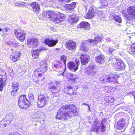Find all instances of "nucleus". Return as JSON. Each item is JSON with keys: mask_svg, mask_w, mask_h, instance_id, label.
Segmentation results:
<instances>
[{"mask_svg": "<svg viewBox=\"0 0 135 135\" xmlns=\"http://www.w3.org/2000/svg\"><path fill=\"white\" fill-rule=\"evenodd\" d=\"M115 61L112 63L115 69L117 71H121L125 69V66L124 62L121 60H115Z\"/></svg>", "mask_w": 135, "mask_h": 135, "instance_id": "ddd939ff", "label": "nucleus"}, {"mask_svg": "<svg viewBox=\"0 0 135 135\" xmlns=\"http://www.w3.org/2000/svg\"><path fill=\"white\" fill-rule=\"evenodd\" d=\"M59 2L63 3H67L69 2L70 0H58Z\"/></svg>", "mask_w": 135, "mask_h": 135, "instance_id": "de8ad7c7", "label": "nucleus"}, {"mask_svg": "<svg viewBox=\"0 0 135 135\" xmlns=\"http://www.w3.org/2000/svg\"><path fill=\"white\" fill-rule=\"evenodd\" d=\"M30 6L32 7V11L34 12L37 13L40 10L39 5L36 2H31L30 4Z\"/></svg>", "mask_w": 135, "mask_h": 135, "instance_id": "b1692460", "label": "nucleus"}, {"mask_svg": "<svg viewBox=\"0 0 135 135\" xmlns=\"http://www.w3.org/2000/svg\"><path fill=\"white\" fill-rule=\"evenodd\" d=\"M119 76L118 73H111L107 76L106 78L109 82L115 83L117 81V79Z\"/></svg>", "mask_w": 135, "mask_h": 135, "instance_id": "f3484780", "label": "nucleus"}, {"mask_svg": "<svg viewBox=\"0 0 135 135\" xmlns=\"http://www.w3.org/2000/svg\"><path fill=\"white\" fill-rule=\"evenodd\" d=\"M7 116L4 119L1 121V125L3 126L4 127H6L7 125H9L11 123L13 119V117L10 116Z\"/></svg>", "mask_w": 135, "mask_h": 135, "instance_id": "412c9836", "label": "nucleus"}, {"mask_svg": "<svg viewBox=\"0 0 135 135\" xmlns=\"http://www.w3.org/2000/svg\"><path fill=\"white\" fill-rule=\"evenodd\" d=\"M83 105H87V106H88L89 105L88 104H86V103H83Z\"/></svg>", "mask_w": 135, "mask_h": 135, "instance_id": "864d4df0", "label": "nucleus"}, {"mask_svg": "<svg viewBox=\"0 0 135 135\" xmlns=\"http://www.w3.org/2000/svg\"><path fill=\"white\" fill-rule=\"evenodd\" d=\"M79 26L80 27L86 29L89 27L90 24L87 22L83 21L80 23Z\"/></svg>", "mask_w": 135, "mask_h": 135, "instance_id": "2f4dec72", "label": "nucleus"}, {"mask_svg": "<svg viewBox=\"0 0 135 135\" xmlns=\"http://www.w3.org/2000/svg\"><path fill=\"white\" fill-rule=\"evenodd\" d=\"M97 52L98 53V52H100V51L99 50L97 51Z\"/></svg>", "mask_w": 135, "mask_h": 135, "instance_id": "bf43d9fd", "label": "nucleus"}, {"mask_svg": "<svg viewBox=\"0 0 135 135\" xmlns=\"http://www.w3.org/2000/svg\"><path fill=\"white\" fill-rule=\"evenodd\" d=\"M128 52L132 55H135V43H132L129 46Z\"/></svg>", "mask_w": 135, "mask_h": 135, "instance_id": "473e14b6", "label": "nucleus"}, {"mask_svg": "<svg viewBox=\"0 0 135 135\" xmlns=\"http://www.w3.org/2000/svg\"><path fill=\"white\" fill-rule=\"evenodd\" d=\"M17 91L14 90H12V91L11 92V95L13 97H15L16 96L17 94Z\"/></svg>", "mask_w": 135, "mask_h": 135, "instance_id": "c03bdc74", "label": "nucleus"}, {"mask_svg": "<svg viewBox=\"0 0 135 135\" xmlns=\"http://www.w3.org/2000/svg\"><path fill=\"white\" fill-rule=\"evenodd\" d=\"M2 31V29L1 28H0V31Z\"/></svg>", "mask_w": 135, "mask_h": 135, "instance_id": "13d9d810", "label": "nucleus"}, {"mask_svg": "<svg viewBox=\"0 0 135 135\" xmlns=\"http://www.w3.org/2000/svg\"><path fill=\"white\" fill-rule=\"evenodd\" d=\"M104 100L105 101L104 104L107 107L113 104L114 99L112 97L106 96L104 98Z\"/></svg>", "mask_w": 135, "mask_h": 135, "instance_id": "4be33fe9", "label": "nucleus"}, {"mask_svg": "<svg viewBox=\"0 0 135 135\" xmlns=\"http://www.w3.org/2000/svg\"><path fill=\"white\" fill-rule=\"evenodd\" d=\"M39 52L35 49L32 50L31 51V54L33 59H36L38 58L39 56Z\"/></svg>", "mask_w": 135, "mask_h": 135, "instance_id": "72a5a7b5", "label": "nucleus"}, {"mask_svg": "<svg viewBox=\"0 0 135 135\" xmlns=\"http://www.w3.org/2000/svg\"><path fill=\"white\" fill-rule=\"evenodd\" d=\"M78 114L77 110L75 105H66L62 106L59 109L56 118L59 120H66L68 118L76 116Z\"/></svg>", "mask_w": 135, "mask_h": 135, "instance_id": "f03ea898", "label": "nucleus"}, {"mask_svg": "<svg viewBox=\"0 0 135 135\" xmlns=\"http://www.w3.org/2000/svg\"><path fill=\"white\" fill-rule=\"evenodd\" d=\"M76 63L74 62L70 61L67 64V66L68 68L70 70L74 72L76 71L78 69L79 66L80 64L79 60H75Z\"/></svg>", "mask_w": 135, "mask_h": 135, "instance_id": "4468645a", "label": "nucleus"}, {"mask_svg": "<svg viewBox=\"0 0 135 135\" xmlns=\"http://www.w3.org/2000/svg\"><path fill=\"white\" fill-rule=\"evenodd\" d=\"M65 47L69 51L75 52L76 49L77 45L76 42L72 40H69L65 44Z\"/></svg>", "mask_w": 135, "mask_h": 135, "instance_id": "f8f14e48", "label": "nucleus"}, {"mask_svg": "<svg viewBox=\"0 0 135 135\" xmlns=\"http://www.w3.org/2000/svg\"><path fill=\"white\" fill-rule=\"evenodd\" d=\"M7 44L8 45H11L12 44V43H11V42H8L7 43Z\"/></svg>", "mask_w": 135, "mask_h": 135, "instance_id": "3c124183", "label": "nucleus"}, {"mask_svg": "<svg viewBox=\"0 0 135 135\" xmlns=\"http://www.w3.org/2000/svg\"><path fill=\"white\" fill-rule=\"evenodd\" d=\"M36 50L38 52H39V53L40 52L43 50H47V49L45 48L44 47L41 46L40 47L39 49H38Z\"/></svg>", "mask_w": 135, "mask_h": 135, "instance_id": "a19ab883", "label": "nucleus"}, {"mask_svg": "<svg viewBox=\"0 0 135 135\" xmlns=\"http://www.w3.org/2000/svg\"><path fill=\"white\" fill-rule=\"evenodd\" d=\"M49 98V97L46 94L38 95L37 107L39 108H42L44 107Z\"/></svg>", "mask_w": 135, "mask_h": 135, "instance_id": "39448f33", "label": "nucleus"}, {"mask_svg": "<svg viewBox=\"0 0 135 135\" xmlns=\"http://www.w3.org/2000/svg\"><path fill=\"white\" fill-rule=\"evenodd\" d=\"M63 65L62 63L60 61H57L56 63H55L54 65V68H61L62 69L63 71H62L61 74V75L64 76V68H62V66Z\"/></svg>", "mask_w": 135, "mask_h": 135, "instance_id": "7c9ffc66", "label": "nucleus"}, {"mask_svg": "<svg viewBox=\"0 0 135 135\" xmlns=\"http://www.w3.org/2000/svg\"><path fill=\"white\" fill-rule=\"evenodd\" d=\"M21 54L19 52L15 51L11 53L9 58L13 62H16L20 60Z\"/></svg>", "mask_w": 135, "mask_h": 135, "instance_id": "dca6fc26", "label": "nucleus"}, {"mask_svg": "<svg viewBox=\"0 0 135 135\" xmlns=\"http://www.w3.org/2000/svg\"><path fill=\"white\" fill-rule=\"evenodd\" d=\"M127 12L128 15L132 19L135 20V6H130L128 7Z\"/></svg>", "mask_w": 135, "mask_h": 135, "instance_id": "a211bd4d", "label": "nucleus"}, {"mask_svg": "<svg viewBox=\"0 0 135 135\" xmlns=\"http://www.w3.org/2000/svg\"><path fill=\"white\" fill-rule=\"evenodd\" d=\"M27 44H31L33 47H37L39 42L38 40L36 38H28L27 40Z\"/></svg>", "mask_w": 135, "mask_h": 135, "instance_id": "5701e85b", "label": "nucleus"}, {"mask_svg": "<svg viewBox=\"0 0 135 135\" xmlns=\"http://www.w3.org/2000/svg\"><path fill=\"white\" fill-rule=\"evenodd\" d=\"M19 84L18 82H13L12 85V89L14 90L17 91L19 89Z\"/></svg>", "mask_w": 135, "mask_h": 135, "instance_id": "f704fd0d", "label": "nucleus"}, {"mask_svg": "<svg viewBox=\"0 0 135 135\" xmlns=\"http://www.w3.org/2000/svg\"><path fill=\"white\" fill-rule=\"evenodd\" d=\"M113 18L116 22L119 23H121L122 20L121 18L119 15H115L114 16H113Z\"/></svg>", "mask_w": 135, "mask_h": 135, "instance_id": "c9c22d12", "label": "nucleus"}, {"mask_svg": "<svg viewBox=\"0 0 135 135\" xmlns=\"http://www.w3.org/2000/svg\"><path fill=\"white\" fill-rule=\"evenodd\" d=\"M134 101H135V95H134Z\"/></svg>", "mask_w": 135, "mask_h": 135, "instance_id": "052dcab7", "label": "nucleus"}, {"mask_svg": "<svg viewBox=\"0 0 135 135\" xmlns=\"http://www.w3.org/2000/svg\"><path fill=\"white\" fill-rule=\"evenodd\" d=\"M28 97L29 102H31L33 101L34 99V96L32 93H28Z\"/></svg>", "mask_w": 135, "mask_h": 135, "instance_id": "e433bc0d", "label": "nucleus"}, {"mask_svg": "<svg viewBox=\"0 0 135 135\" xmlns=\"http://www.w3.org/2000/svg\"><path fill=\"white\" fill-rule=\"evenodd\" d=\"M14 33L16 38L21 42H23L25 38L26 33L24 30L20 28L15 29Z\"/></svg>", "mask_w": 135, "mask_h": 135, "instance_id": "6e6552de", "label": "nucleus"}, {"mask_svg": "<svg viewBox=\"0 0 135 135\" xmlns=\"http://www.w3.org/2000/svg\"><path fill=\"white\" fill-rule=\"evenodd\" d=\"M48 90L55 97L57 96L60 90V89L57 88L55 85V83L53 82H51L48 84Z\"/></svg>", "mask_w": 135, "mask_h": 135, "instance_id": "1a4fd4ad", "label": "nucleus"}, {"mask_svg": "<svg viewBox=\"0 0 135 135\" xmlns=\"http://www.w3.org/2000/svg\"><path fill=\"white\" fill-rule=\"evenodd\" d=\"M76 3L75 2H72L69 4H66L65 5V9L68 11H70L73 9L75 7Z\"/></svg>", "mask_w": 135, "mask_h": 135, "instance_id": "c85d7f7f", "label": "nucleus"}, {"mask_svg": "<svg viewBox=\"0 0 135 135\" xmlns=\"http://www.w3.org/2000/svg\"><path fill=\"white\" fill-rule=\"evenodd\" d=\"M106 120V118H105L104 119H103L102 120V122H101V124H103V123L105 122Z\"/></svg>", "mask_w": 135, "mask_h": 135, "instance_id": "8fccbe9b", "label": "nucleus"}, {"mask_svg": "<svg viewBox=\"0 0 135 135\" xmlns=\"http://www.w3.org/2000/svg\"><path fill=\"white\" fill-rule=\"evenodd\" d=\"M38 61V67L35 70L32 75V80L35 83L42 85L44 84L45 78L43 77L42 78H40L43 76L44 73L47 72L48 66L46 61L40 59Z\"/></svg>", "mask_w": 135, "mask_h": 135, "instance_id": "f257e3e1", "label": "nucleus"}, {"mask_svg": "<svg viewBox=\"0 0 135 135\" xmlns=\"http://www.w3.org/2000/svg\"><path fill=\"white\" fill-rule=\"evenodd\" d=\"M4 30L3 31V32L6 33L8 32L10 30L9 28L5 27L4 28Z\"/></svg>", "mask_w": 135, "mask_h": 135, "instance_id": "09e8293b", "label": "nucleus"}, {"mask_svg": "<svg viewBox=\"0 0 135 135\" xmlns=\"http://www.w3.org/2000/svg\"><path fill=\"white\" fill-rule=\"evenodd\" d=\"M105 127L104 126V124H102L101 128V131L104 132L105 131Z\"/></svg>", "mask_w": 135, "mask_h": 135, "instance_id": "49530a36", "label": "nucleus"}, {"mask_svg": "<svg viewBox=\"0 0 135 135\" xmlns=\"http://www.w3.org/2000/svg\"><path fill=\"white\" fill-rule=\"evenodd\" d=\"M126 120L124 118H123L118 120L115 124L116 129L121 132L124 131L125 129Z\"/></svg>", "mask_w": 135, "mask_h": 135, "instance_id": "0eeeda50", "label": "nucleus"}, {"mask_svg": "<svg viewBox=\"0 0 135 135\" xmlns=\"http://www.w3.org/2000/svg\"><path fill=\"white\" fill-rule=\"evenodd\" d=\"M8 135H16L15 134L13 133H10Z\"/></svg>", "mask_w": 135, "mask_h": 135, "instance_id": "6e6d98bb", "label": "nucleus"}, {"mask_svg": "<svg viewBox=\"0 0 135 135\" xmlns=\"http://www.w3.org/2000/svg\"><path fill=\"white\" fill-rule=\"evenodd\" d=\"M102 5L103 6H106L108 4V2L106 0H102L101 1Z\"/></svg>", "mask_w": 135, "mask_h": 135, "instance_id": "37998d69", "label": "nucleus"}, {"mask_svg": "<svg viewBox=\"0 0 135 135\" xmlns=\"http://www.w3.org/2000/svg\"><path fill=\"white\" fill-rule=\"evenodd\" d=\"M99 130V127L98 126H95L94 127L91 129V131L93 132L94 131H95L96 132H98Z\"/></svg>", "mask_w": 135, "mask_h": 135, "instance_id": "79ce46f5", "label": "nucleus"}, {"mask_svg": "<svg viewBox=\"0 0 135 135\" xmlns=\"http://www.w3.org/2000/svg\"><path fill=\"white\" fill-rule=\"evenodd\" d=\"M89 49L88 44L86 41L82 42L79 46V50L83 52H87Z\"/></svg>", "mask_w": 135, "mask_h": 135, "instance_id": "6ab92c4d", "label": "nucleus"}, {"mask_svg": "<svg viewBox=\"0 0 135 135\" xmlns=\"http://www.w3.org/2000/svg\"><path fill=\"white\" fill-rule=\"evenodd\" d=\"M0 91H2L6 84L7 76L6 72L2 70L0 71Z\"/></svg>", "mask_w": 135, "mask_h": 135, "instance_id": "9d476101", "label": "nucleus"}, {"mask_svg": "<svg viewBox=\"0 0 135 135\" xmlns=\"http://www.w3.org/2000/svg\"><path fill=\"white\" fill-rule=\"evenodd\" d=\"M105 57L102 54L99 55L95 57V60L96 62L102 64L104 61Z\"/></svg>", "mask_w": 135, "mask_h": 135, "instance_id": "cd10ccee", "label": "nucleus"}, {"mask_svg": "<svg viewBox=\"0 0 135 135\" xmlns=\"http://www.w3.org/2000/svg\"><path fill=\"white\" fill-rule=\"evenodd\" d=\"M93 68L92 66H89L86 68L84 72L85 74L88 75H91L94 74Z\"/></svg>", "mask_w": 135, "mask_h": 135, "instance_id": "c756f323", "label": "nucleus"}, {"mask_svg": "<svg viewBox=\"0 0 135 135\" xmlns=\"http://www.w3.org/2000/svg\"><path fill=\"white\" fill-rule=\"evenodd\" d=\"M58 42V40H55L50 38H45L44 40V44L49 47H53L55 46Z\"/></svg>", "mask_w": 135, "mask_h": 135, "instance_id": "2eb2a0df", "label": "nucleus"}, {"mask_svg": "<svg viewBox=\"0 0 135 135\" xmlns=\"http://www.w3.org/2000/svg\"><path fill=\"white\" fill-rule=\"evenodd\" d=\"M79 20V18L75 15L73 14L70 16L68 19V23L72 25L76 23Z\"/></svg>", "mask_w": 135, "mask_h": 135, "instance_id": "a878e982", "label": "nucleus"}, {"mask_svg": "<svg viewBox=\"0 0 135 135\" xmlns=\"http://www.w3.org/2000/svg\"><path fill=\"white\" fill-rule=\"evenodd\" d=\"M88 109L89 110V111H90V105H89L88 106Z\"/></svg>", "mask_w": 135, "mask_h": 135, "instance_id": "603ef678", "label": "nucleus"}, {"mask_svg": "<svg viewBox=\"0 0 135 135\" xmlns=\"http://www.w3.org/2000/svg\"><path fill=\"white\" fill-rule=\"evenodd\" d=\"M101 40V38L99 36L94 37V39H89L86 41V42L87 43L88 42L91 44H92L93 45H96Z\"/></svg>", "mask_w": 135, "mask_h": 135, "instance_id": "393cba45", "label": "nucleus"}, {"mask_svg": "<svg viewBox=\"0 0 135 135\" xmlns=\"http://www.w3.org/2000/svg\"><path fill=\"white\" fill-rule=\"evenodd\" d=\"M44 113L41 111H38L37 112V114L38 116L40 117H41Z\"/></svg>", "mask_w": 135, "mask_h": 135, "instance_id": "a18cd8bd", "label": "nucleus"}, {"mask_svg": "<svg viewBox=\"0 0 135 135\" xmlns=\"http://www.w3.org/2000/svg\"><path fill=\"white\" fill-rule=\"evenodd\" d=\"M96 10V9L94 6H89L87 12L84 15V18L86 19L93 18L97 14Z\"/></svg>", "mask_w": 135, "mask_h": 135, "instance_id": "9b49d317", "label": "nucleus"}, {"mask_svg": "<svg viewBox=\"0 0 135 135\" xmlns=\"http://www.w3.org/2000/svg\"><path fill=\"white\" fill-rule=\"evenodd\" d=\"M18 6L19 7H21L22 6V5L21 4L19 3L18 5Z\"/></svg>", "mask_w": 135, "mask_h": 135, "instance_id": "5fc2aeb1", "label": "nucleus"}, {"mask_svg": "<svg viewBox=\"0 0 135 135\" xmlns=\"http://www.w3.org/2000/svg\"><path fill=\"white\" fill-rule=\"evenodd\" d=\"M105 91L107 93H110L112 92L111 87L109 86H106L105 88Z\"/></svg>", "mask_w": 135, "mask_h": 135, "instance_id": "ea45409f", "label": "nucleus"}, {"mask_svg": "<svg viewBox=\"0 0 135 135\" xmlns=\"http://www.w3.org/2000/svg\"><path fill=\"white\" fill-rule=\"evenodd\" d=\"M43 15L45 17L50 18L55 23H60L65 20L64 15L56 11H49L44 12Z\"/></svg>", "mask_w": 135, "mask_h": 135, "instance_id": "7ed1b4c3", "label": "nucleus"}, {"mask_svg": "<svg viewBox=\"0 0 135 135\" xmlns=\"http://www.w3.org/2000/svg\"><path fill=\"white\" fill-rule=\"evenodd\" d=\"M77 89L78 88L76 86L69 85L64 87L63 89V93L69 96L74 95L77 93Z\"/></svg>", "mask_w": 135, "mask_h": 135, "instance_id": "20e7f679", "label": "nucleus"}, {"mask_svg": "<svg viewBox=\"0 0 135 135\" xmlns=\"http://www.w3.org/2000/svg\"><path fill=\"white\" fill-rule=\"evenodd\" d=\"M18 105L20 108L25 109L28 107L29 101L27 99L25 94L21 95L18 100Z\"/></svg>", "mask_w": 135, "mask_h": 135, "instance_id": "423d86ee", "label": "nucleus"}, {"mask_svg": "<svg viewBox=\"0 0 135 135\" xmlns=\"http://www.w3.org/2000/svg\"><path fill=\"white\" fill-rule=\"evenodd\" d=\"M66 77L67 79L74 83H76L77 81V79L78 77L75 74L70 73H68L66 75Z\"/></svg>", "mask_w": 135, "mask_h": 135, "instance_id": "bb28decb", "label": "nucleus"}, {"mask_svg": "<svg viewBox=\"0 0 135 135\" xmlns=\"http://www.w3.org/2000/svg\"><path fill=\"white\" fill-rule=\"evenodd\" d=\"M10 50L12 51H14V50H14L13 48H11Z\"/></svg>", "mask_w": 135, "mask_h": 135, "instance_id": "4d7b16f0", "label": "nucleus"}, {"mask_svg": "<svg viewBox=\"0 0 135 135\" xmlns=\"http://www.w3.org/2000/svg\"><path fill=\"white\" fill-rule=\"evenodd\" d=\"M81 63L83 65L87 64L90 60V56L85 54L83 53L81 54L80 57Z\"/></svg>", "mask_w": 135, "mask_h": 135, "instance_id": "aec40b11", "label": "nucleus"}, {"mask_svg": "<svg viewBox=\"0 0 135 135\" xmlns=\"http://www.w3.org/2000/svg\"><path fill=\"white\" fill-rule=\"evenodd\" d=\"M118 49V47H115L114 46H112V47H110L108 51L109 53L110 54L112 53V51L113 50H115Z\"/></svg>", "mask_w": 135, "mask_h": 135, "instance_id": "58836bf2", "label": "nucleus"}, {"mask_svg": "<svg viewBox=\"0 0 135 135\" xmlns=\"http://www.w3.org/2000/svg\"><path fill=\"white\" fill-rule=\"evenodd\" d=\"M60 60L63 61L65 66H66V56L64 55H62L60 57Z\"/></svg>", "mask_w": 135, "mask_h": 135, "instance_id": "4c0bfd02", "label": "nucleus"}]
</instances>
